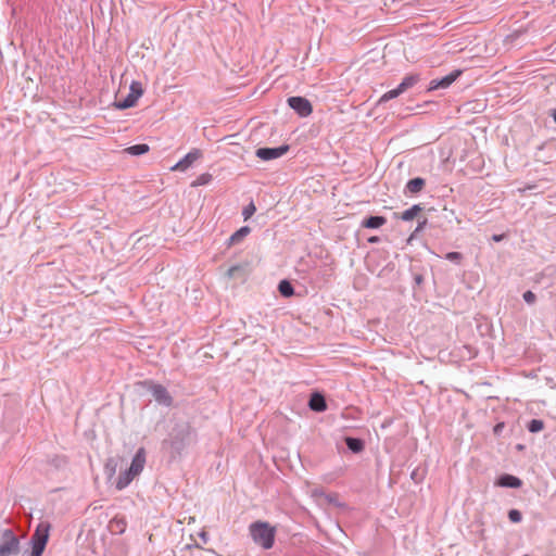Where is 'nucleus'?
Instances as JSON below:
<instances>
[{"instance_id": "nucleus-3", "label": "nucleus", "mask_w": 556, "mask_h": 556, "mask_svg": "<svg viewBox=\"0 0 556 556\" xmlns=\"http://www.w3.org/2000/svg\"><path fill=\"white\" fill-rule=\"evenodd\" d=\"M146 465V450L140 447L134 456L130 467L122 473L116 481V489H125L137 476H139Z\"/></svg>"}, {"instance_id": "nucleus-2", "label": "nucleus", "mask_w": 556, "mask_h": 556, "mask_svg": "<svg viewBox=\"0 0 556 556\" xmlns=\"http://www.w3.org/2000/svg\"><path fill=\"white\" fill-rule=\"evenodd\" d=\"M249 532L253 542L264 549L274 546L276 528L266 521H255L249 526Z\"/></svg>"}, {"instance_id": "nucleus-4", "label": "nucleus", "mask_w": 556, "mask_h": 556, "mask_svg": "<svg viewBox=\"0 0 556 556\" xmlns=\"http://www.w3.org/2000/svg\"><path fill=\"white\" fill-rule=\"evenodd\" d=\"M143 89L139 81H132L129 87V92L125 98H117L114 102V106L119 110H125L135 106L139 98L142 96Z\"/></svg>"}, {"instance_id": "nucleus-7", "label": "nucleus", "mask_w": 556, "mask_h": 556, "mask_svg": "<svg viewBox=\"0 0 556 556\" xmlns=\"http://www.w3.org/2000/svg\"><path fill=\"white\" fill-rule=\"evenodd\" d=\"M460 74L462 71L456 70L441 79L431 80L428 87V91L448 88L460 76Z\"/></svg>"}, {"instance_id": "nucleus-12", "label": "nucleus", "mask_w": 556, "mask_h": 556, "mask_svg": "<svg viewBox=\"0 0 556 556\" xmlns=\"http://www.w3.org/2000/svg\"><path fill=\"white\" fill-rule=\"evenodd\" d=\"M308 405L315 412H324L327 408L325 397L318 393L312 395Z\"/></svg>"}, {"instance_id": "nucleus-1", "label": "nucleus", "mask_w": 556, "mask_h": 556, "mask_svg": "<svg viewBox=\"0 0 556 556\" xmlns=\"http://www.w3.org/2000/svg\"><path fill=\"white\" fill-rule=\"evenodd\" d=\"M50 526L46 522L38 525L35 533L31 536V553L23 551L20 545L18 539L11 530H5L0 543V556H41L48 539Z\"/></svg>"}, {"instance_id": "nucleus-16", "label": "nucleus", "mask_w": 556, "mask_h": 556, "mask_svg": "<svg viewBox=\"0 0 556 556\" xmlns=\"http://www.w3.org/2000/svg\"><path fill=\"white\" fill-rule=\"evenodd\" d=\"M149 146L146 143L135 144L131 147H128L125 149V152H127L130 155H141L149 151Z\"/></svg>"}, {"instance_id": "nucleus-5", "label": "nucleus", "mask_w": 556, "mask_h": 556, "mask_svg": "<svg viewBox=\"0 0 556 556\" xmlns=\"http://www.w3.org/2000/svg\"><path fill=\"white\" fill-rule=\"evenodd\" d=\"M420 77L418 74H410L403 78L402 83L392 90H389L388 92L383 93L381 98L379 99V103L387 102L391 99H394L408 90L409 88L414 87L418 81Z\"/></svg>"}, {"instance_id": "nucleus-6", "label": "nucleus", "mask_w": 556, "mask_h": 556, "mask_svg": "<svg viewBox=\"0 0 556 556\" xmlns=\"http://www.w3.org/2000/svg\"><path fill=\"white\" fill-rule=\"evenodd\" d=\"M288 104L302 117H306L313 112L311 102L303 97H291L288 99Z\"/></svg>"}, {"instance_id": "nucleus-18", "label": "nucleus", "mask_w": 556, "mask_h": 556, "mask_svg": "<svg viewBox=\"0 0 556 556\" xmlns=\"http://www.w3.org/2000/svg\"><path fill=\"white\" fill-rule=\"evenodd\" d=\"M345 443H346L348 447L355 453L361 452L364 447L363 442L359 439H355V438H346Z\"/></svg>"}, {"instance_id": "nucleus-11", "label": "nucleus", "mask_w": 556, "mask_h": 556, "mask_svg": "<svg viewBox=\"0 0 556 556\" xmlns=\"http://www.w3.org/2000/svg\"><path fill=\"white\" fill-rule=\"evenodd\" d=\"M497 485L504 488H519L522 482L519 478L511 475H504L497 480Z\"/></svg>"}, {"instance_id": "nucleus-17", "label": "nucleus", "mask_w": 556, "mask_h": 556, "mask_svg": "<svg viewBox=\"0 0 556 556\" xmlns=\"http://www.w3.org/2000/svg\"><path fill=\"white\" fill-rule=\"evenodd\" d=\"M421 210L422 208L419 205H413L410 208L404 211L400 218L403 220H412L421 212Z\"/></svg>"}, {"instance_id": "nucleus-26", "label": "nucleus", "mask_w": 556, "mask_h": 556, "mask_svg": "<svg viewBox=\"0 0 556 556\" xmlns=\"http://www.w3.org/2000/svg\"><path fill=\"white\" fill-rule=\"evenodd\" d=\"M210 179V175H202L194 185L206 184Z\"/></svg>"}, {"instance_id": "nucleus-24", "label": "nucleus", "mask_w": 556, "mask_h": 556, "mask_svg": "<svg viewBox=\"0 0 556 556\" xmlns=\"http://www.w3.org/2000/svg\"><path fill=\"white\" fill-rule=\"evenodd\" d=\"M445 257H446V260H448L451 262H455V263H459L463 258L462 254L458 252H448L445 255Z\"/></svg>"}, {"instance_id": "nucleus-32", "label": "nucleus", "mask_w": 556, "mask_h": 556, "mask_svg": "<svg viewBox=\"0 0 556 556\" xmlns=\"http://www.w3.org/2000/svg\"><path fill=\"white\" fill-rule=\"evenodd\" d=\"M554 119H555V122H556V113L554 114Z\"/></svg>"}, {"instance_id": "nucleus-30", "label": "nucleus", "mask_w": 556, "mask_h": 556, "mask_svg": "<svg viewBox=\"0 0 556 556\" xmlns=\"http://www.w3.org/2000/svg\"><path fill=\"white\" fill-rule=\"evenodd\" d=\"M502 238H503V236H502V235H495V236H493V240H494V241H501V240H502Z\"/></svg>"}, {"instance_id": "nucleus-9", "label": "nucleus", "mask_w": 556, "mask_h": 556, "mask_svg": "<svg viewBox=\"0 0 556 556\" xmlns=\"http://www.w3.org/2000/svg\"><path fill=\"white\" fill-rule=\"evenodd\" d=\"M202 157V152L198 149L191 150L182 160L172 167V170L184 172L190 167L197 160Z\"/></svg>"}, {"instance_id": "nucleus-23", "label": "nucleus", "mask_w": 556, "mask_h": 556, "mask_svg": "<svg viewBox=\"0 0 556 556\" xmlns=\"http://www.w3.org/2000/svg\"><path fill=\"white\" fill-rule=\"evenodd\" d=\"M508 518L511 522H519L521 520V513L517 509H511L508 513Z\"/></svg>"}, {"instance_id": "nucleus-22", "label": "nucleus", "mask_w": 556, "mask_h": 556, "mask_svg": "<svg viewBox=\"0 0 556 556\" xmlns=\"http://www.w3.org/2000/svg\"><path fill=\"white\" fill-rule=\"evenodd\" d=\"M255 211H256V207L253 203H250L249 205H247L242 211L244 220L249 219L255 213Z\"/></svg>"}, {"instance_id": "nucleus-25", "label": "nucleus", "mask_w": 556, "mask_h": 556, "mask_svg": "<svg viewBox=\"0 0 556 556\" xmlns=\"http://www.w3.org/2000/svg\"><path fill=\"white\" fill-rule=\"evenodd\" d=\"M523 299L527 303H533L535 301V294L532 291L523 293Z\"/></svg>"}, {"instance_id": "nucleus-31", "label": "nucleus", "mask_w": 556, "mask_h": 556, "mask_svg": "<svg viewBox=\"0 0 556 556\" xmlns=\"http://www.w3.org/2000/svg\"><path fill=\"white\" fill-rule=\"evenodd\" d=\"M334 496H336V495H333V494L325 495V497H326L329 502H332Z\"/></svg>"}, {"instance_id": "nucleus-21", "label": "nucleus", "mask_w": 556, "mask_h": 556, "mask_svg": "<svg viewBox=\"0 0 556 556\" xmlns=\"http://www.w3.org/2000/svg\"><path fill=\"white\" fill-rule=\"evenodd\" d=\"M544 428V422L540 419H532L528 425V430L530 432H540Z\"/></svg>"}, {"instance_id": "nucleus-27", "label": "nucleus", "mask_w": 556, "mask_h": 556, "mask_svg": "<svg viewBox=\"0 0 556 556\" xmlns=\"http://www.w3.org/2000/svg\"><path fill=\"white\" fill-rule=\"evenodd\" d=\"M312 496H314V497L325 496V494H324V492L321 490L315 489V490L312 491Z\"/></svg>"}, {"instance_id": "nucleus-13", "label": "nucleus", "mask_w": 556, "mask_h": 556, "mask_svg": "<svg viewBox=\"0 0 556 556\" xmlns=\"http://www.w3.org/2000/svg\"><path fill=\"white\" fill-rule=\"evenodd\" d=\"M251 232L250 227L244 226L233 232L228 239V247L235 245L241 242Z\"/></svg>"}, {"instance_id": "nucleus-29", "label": "nucleus", "mask_w": 556, "mask_h": 556, "mask_svg": "<svg viewBox=\"0 0 556 556\" xmlns=\"http://www.w3.org/2000/svg\"><path fill=\"white\" fill-rule=\"evenodd\" d=\"M378 241H379V238H378V237H370V238L368 239V242H370V243H376V242H378Z\"/></svg>"}, {"instance_id": "nucleus-19", "label": "nucleus", "mask_w": 556, "mask_h": 556, "mask_svg": "<svg viewBox=\"0 0 556 556\" xmlns=\"http://www.w3.org/2000/svg\"><path fill=\"white\" fill-rule=\"evenodd\" d=\"M278 290L279 292L283 295V296H291L293 294V287L291 286V283L287 280H282L280 281L279 286H278Z\"/></svg>"}, {"instance_id": "nucleus-14", "label": "nucleus", "mask_w": 556, "mask_h": 556, "mask_svg": "<svg viewBox=\"0 0 556 556\" xmlns=\"http://www.w3.org/2000/svg\"><path fill=\"white\" fill-rule=\"evenodd\" d=\"M387 223L383 216H370L363 220L362 226L369 229L380 228Z\"/></svg>"}, {"instance_id": "nucleus-28", "label": "nucleus", "mask_w": 556, "mask_h": 556, "mask_svg": "<svg viewBox=\"0 0 556 556\" xmlns=\"http://www.w3.org/2000/svg\"><path fill=\"white\" fill-rule=\"evenodd\" d=\"M238 269H239V266H232V267H230V268L228 269L227 275H228L229 277H232V276L235 275V273H236Z\"/></svg>"}, {"instance_id": "nucleus-15", "label": "nucleus", "mask_w": 556, "mask_h": 556, "mask_svg": "<svg viewBox=\"0 0 556 556\" xmlns=\"http://www.w3.org/2000/svg\"><path fill=\"white\" fill-rule=\"evenodd\" d=\"M424 186H425V180L422 178L418 177V178L410 179L407 182L406 188L409 192L417 193L422 190Z\"/></svg>"}, {"instance_id": "nucleus-20", "label": "nucleus", "mask_w": 556, "mask_h": 556, "mask_svg": "<svg viewBox=\"0 0 556 556\" xmlns=\"http://www.w3.org/2000/svg\"><path fill=\"white\" fill-rule=\"evenodd\" d=\"M110 527L112 530L123 532L125 530L126 522L123 518H113L110 521Z\"/></svg>"}, {"instance_id": "nucleus-8", "label": "nucleus", "mask_w": 556, "mask_h": 556, "mask_svg": "<svg viewBox=\"0 0 556 556\" xmlns=\"http://www.w3.org/2000/svg\"><path fill=\"white\" fill-rule=\"evenodd\" d=\"M288 150V146H281L278 148H260L256 151V156L263 161H269L282 156Z\"/></svg>"}, {"instance_id": "nucleus-10", "label": "nucleus", "mask_w": 556, "mask_h": 556, "mask_svg": "<svg viewBox=\"0 0 556 556\" xmlns=\"http://www.w3.org/2000/svg\"><path fill=\"white\" fill-rule=\"evenodd\" d=\"M150 391L152 392L154 399L160 404H163L165 406L172 405V396L169 395V393L167 392V390L163 386L152 383L150 386Z\"/></svg>"}]
</instances>
